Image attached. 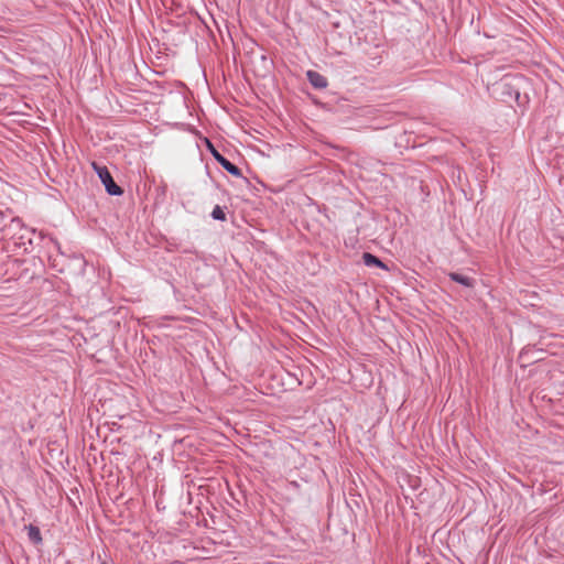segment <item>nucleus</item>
Returning a JSON list of instances; mask_svg holds the SVG:
<instances>
[{
    "label": "nucleus",
    "instance_id": "obj_4",
    "mask_svg": "<svg viewBox=\"0 0 564 564\" xmlns=\"http://www.w3.org/2000/svg\"><path fill=\"white\" fill-rule=\"evenodd\" d=\"M306 75H307L308 82L311 83V85L313 87L318 88V89H323V88L327 87V84H328L327 79L322 74L314 72V70H308Z\"/></svg>",
    "mask_w": 564,
    "mask_h": 564
},
{
    "label": "nucleus",
    "instance_id": "obj_5",
    "mask_svg": "<svg viewBox=\"0 0 564 564\" xmlns=\"http://www.w3.org/2000/svg\"><path fill=\"white\" fill-rule=\"evenodd\" d=\"M448 278L466 288H474L475 286V280L470 276L457 273V272H451L448 273Z\"/></svg>",
    "mask_w": 564,
    "mask_h": 564
},
{
    "label": "nucleus",
    "instance_id": "obj_3",
    "mask_svg": "<svg viewBox=\"0 0 564 564\" xmlns=\"http://www.w3.org/2000/svg\"><path fill=\"white\" fill-rule=\"evenodd\" d=\"M210 153L214 159L221 165L224 170H226L229 174L236 177H242L241 170L227 160L223 154H220L212 144H209Z\"/></svg>",
    "mask_w": 564,
    "mask_h": 564
},
{
    "label": "nucleus",
    "instance_id": "obj_6",
    "mask_svg": "<svg viewBox=\"0 0 564 564\" xmlns=\"http://www.w3.org/2000/svg\"><path fill=\"white\" fill-rule=\"evenodd\" d=\"M362 261L367 267H378L384 270L388 269V267L378 257L369 252H365L362 254Z\"/></svg>",
    "mask_w": 564,
    "mask_h": 564
},
{
    "label": "nucleus",
    "instance_id": "obj_1",
    "mask_svg": "<svg viewBox=\"0 0 564 564\" xmlns=\"http://www.w3.org/2000/svg\"><path fill=\"white\" fill-rule=\"evenodd\" d=\"M524 82L525 78L523 76H505L497 85L503 101L508 102L514 100L518 105H521L520 87Z\"/></svg>",
    "mask_w": 564,
    "mask_h": 564
},
{
    "label": "nucleus",
    "instance_id": "obj_9",
    "mask_svg": "<svg viewBox=\"0 0 564 564\" xmlns=\"http://www.w3.org/2000/svg\"><path fill=\"white\" fill-rule=\"evenodd\" d=\"M102 564H106V563H102Z\"/></svg>",
    "mask_w": 564,
    "mask_h": 564
},
{
    "label": "nucleus",
    "instance_id": "obj_8",
    "mask_svg": "<svg viewBox=\"0 0 564 564\" xmlns=\"http://www.w3.org/2000/svg\"><path fill=\"white\" fill-rule=\"evenodd\" d=\"M212 217L216 220H221L224 221L226 219V214L225 212L221 209L220 206H215V208L213 209L212 212Z\"/></svg>",
    "mask_w": 564,
    "mask_h": 564
},
{
    "label": "nucleus",
    "instance_id": "obj_2",
    "mask_svg": "<svg viewBox=\"0 0 564 564\" xmlns=\"http://www.w3.org/2000/svg\"><path fill=\"white\" fill-rule=\"evenodd\" d=\"M93 167L105 185L106 192L111 196H119L123 193L122 188L113 181L109 170L106 166L93 163Z\"/></svg>",
    "mask_w": 564,
    "mask_h": 564
},
{
    "label": "nucleus",
    "instance_id": "obj_7",
    "mask_svg": "<svg viewBox=\"0 0 564 564\" xmlns=\"http://www.w3.org/2000/svg\"><path fill=\"white\" fill-rule=\"evenodd\" d=\"M28 531L29 540L35 544L39 545L42 543V535L40 529L34 524H29L25 527Z\"/></svg>",
    "mask_w": 564,
    "mask_h": 564
}]
</instances>
